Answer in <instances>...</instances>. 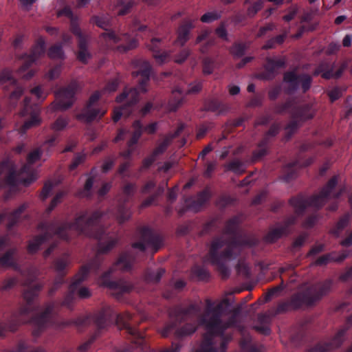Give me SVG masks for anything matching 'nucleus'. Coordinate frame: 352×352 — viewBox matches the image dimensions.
<instances>
[{
  "label": "nucleus",
  "instance_id": "obj_38",
  "mask_svg": "<svg viewBox=\"0 0 352 352\" xmlns=\"http://www.w3.org/2000/svg\"><path fill=\"white\" fill-rule=\"evenodd\" d=\"M286 234L287 232L285 231V228H283L281 225H280L279 226L270 230L265 235V240L268 243H273Z\"/></svg>",
  "mask_w": 352,
  "mask_h": 352
},
{
  "label": "nucleus",
  "instance_id": "obj_63",
  "mask_svg": "<svg viewBox=\"0 0 352 352\" xmlns=\"http://www.w3.org/2000/svg\"><path fill=\"white\" fill-rule=\"evenodd\" d=\"M233 199L231 197L227 195H223L219 197L217 201V205L221 208H224L226 206L232 204Z\"/></svg>",
  "mask_w": 352,
  "mask_h": 352
},
{
  "label": "nucleus",
  "instance_id": "obj_51",
  "mask_svg": "<svg viewBox=\"0 0 352 352\" xmlns=\"http://www.w3.org/2000/svg\"><path fill=\"white\" fill-rule=\"evenodd\" d=\"M164 192L163 187H158L157 190L151 196L147 197L144 201L142 203V207L146 208L150 206L157 200V197L162 195Z\"/></svg>",
  "mask_w": 352,
  "mask_h": 352
},
{
  "label": "nucleus",
  "instance_id": "obj_35",
  "mask_svg": "<svg viewBox=\"0 0 352 352\" xmlns=\"http://www.w3.org/2000/svg\"><path fill=\"white\" fill-rule=\"evenodd\" d=\"M285 65L286 61L285 58L274 59L272 58H267L264 69L272 74H276V69L285 67Z\"/></svg>",
  "mask_w": 352,
  "mask_h": 352
},
{
  "label": "nucleus",
  "instance_id": "obj_39",
  "mask_svg": "<svg viewBox=\"0 0 352 352\" xmlns=\"http://www.w3.org/2000/svg\"><path fill=\"white\" fill-rule=\"evenodd\" d=\"M78 52L77 54L78 59L82 63H87L88 59L91 58V54L87 50V39L78 41Z\"/></svg>",
  "mask_w": 352,
  "mask_h": 352
},
{
  "label": "nucleus",
  "instance_id": "obj_37",
  "mask_svg": "<svg viewBox=\"0 0 352 352\" xmlns=\"http://www.w3.org/2000/svg\"><path fill=\"white\" fill-rule=\"evenodd\" d=\"M133 127L134 129V131L132 133L131 138L127 142L128 147H133L135 145L142 136L143 132V126L140 120L134 121L133 123Z\"/></svg>",
  "mask_w": 352,
  "mask_h": 352
},
{
  "label": "nucleus",
  "instance_id": "obj_33",
  "mask_svg": "<svg viewBox=\"0 0 352 352\" xmlns=\"http://www.w3.org/2000/svg\"><path fill=\"white\" fill-rule=\"evenodd\" d=\"M347 256L348 254L346 252L338 254L335 252H332L320 256L316 260V263L318 265H324L331 261L340 263L343 261Z\"/></svg>",
  "mask_w": 352,
  "mask_h": 352
},
{
  "label": "nucleus",
  "instance_id": "obj_10",
  "mask_svg": "<svg viewBox=\"0 0 352 352\" xmlns=\"http://www.w3.org/2000/svg\"><path fill=\"white\" fill-rule=\"evenodd\" d=\"M43 285L36 283L28 286L23 292V296L25 304L21 307L19 311L12 315L8 323H0V336H3L7 331H15L18 326L27 322L25 317L38 309L34 305V300L38 297Z\"/></svg>",
  "mask_w": 352,
  "mask_h": 352
},
{
  "label": "nucleus",
  "instance_id": "obj_62",
  "mask_svg": "<svg viewBox=\"0 0 352 352\" xmlns=\"http://www.w3.org/2000/svg\"><path fill=\"white\" fill-rule=\"evenodd\" d=\"M342 95V91L341 88L336 87L328 92V96L329 97L330 101L334 102L338 100Z\"/></svg>",
  "mask_w": 352,
  "mask_h": 352
},
{
  "label": "nucleus",
  "instance_id": "obj_57",
  "mask_svg": "<svg viewBox=\"0 0 352 352\" xmlns=\"http://www.w3.org/2000/svg\"><path fill=\"white\" fill-rule=\"evenodd\" d=\"M284 285H283V280H282V282L280 284L270 288L267 293L266 294L265 296V301L268 302L270 301L272 298L278 294H279L280 292H282L284 289Z\"/></svg>",
  "mask_w": 352,
  "mask_h": 352
},
{
  "label": "nucleus",
  "instance_id": "obj_9",
  "mask_svg": "<svg viewBox=\"0 0 352 352\" xmlns=\"http://www.w3.org/2000/svg\"><path fill=\"white\" fill-rule=\"evenodd\" d=\"M274 112L278 114H290L292 120L285 126L287 140L292 136L302 122L312 119L315 114L311 104H299L295 98H289L285 102L276 104Z\"/></svg>",
  "mask_w": 352,
  "mask_h": 352
},
{
  "label": "nucleus",
  "instance_id": "obj_3",
  "mask_svg": "<svg viewBox=\"0 0 352 352\" xmlns=\"http://www.w3.org/2000/svg\"><path fill=\"white\" fill-rule=\"evenodd\" d=\"M241 219L239 216L229 219L225 225L223 233L231 236L228 239L223 236L213 239L207 254L208 261L215 267L222 278L226 279L230 275V270L226 265L228 261L236 259L239 256L240 249L243 246L254 247L258 243L255 237H238Z\"/></svg>",
  "mask_w": 352,
  "mask_h": 352
},
{
  "label": "nucleus",
  "instance_id": "obj_44",
  "mask_svg": "<svg viewBox=\"0 0 352 352\" xmlns=\"http://www.w3.org/2000/svg\"><path fill=\"white\" fill-rule=\"evenodd\" d=\"M248 47V45L246 43H234L230 49V52L237 58L242 57L246 50Z\"/></svg>",
  "mask_w": 352,
  "mask_h": 352
},
{
  "label": "nucleus",
  "instance_id": "obj_34",
  "mask_svg": "<svg viewBox=\"0 0 352 352\" xmlns=\"http://www.w3.org/2000/svg\"><path fill=\"white\" fill-rule=\"evenodd\" d=\"M166 270L164 268H158L157 270L147 269L144 273V280L147 283H157L164 275Z\"/></svg>",
  "mask_w": 352,
  "mask_h": 352
},
{
  "label": "nucleus",
  "instance_id": "obj_46",
  "mask_svg": "<svg viewBox=\"0 0 352 352\" xmlns=\"http://www.w3.org/2000/svg\"><path fill=\"white\" fill-rule=\"evenodd\" d=\"M226 167L227 170L237 175H241L245 172L243 164L238 160L231 161L226 164Z\"/></svg>",
  "mask_w": 352,
  "mask_h": 352
},
{
  "label": "nucleus",
  "instance_id": "obj_52",
  "mask_svg": "<svg viewBox=\"0 0 352 352\" xmlns=\"http://www.w3.org/2000/svg\"><path fill=\"white\" fill-rule=\"evenodd\" d=\"M69 123V118L64 117H58L52 125V129L54 131H60L63 130Z\"/></svg>",
  "mask_w": 352,
  "mask_h": 352
},
{
  "label": "nucleus",
  "instance_id": "obj_50",
  "mask_svg": "<svg viewBox=\"0 0 352 352\" xmlns=\"http://www.w3.org/2000/svg\"><path fill=\"white\" fill-rule=\"evenodd\" d=\"M318 69L321 70V77L325 80L332 78V65L328 63L322 62L318 65Z\"/></svg>",
  "mask_w": 352,
  "mask_h": 352
},
{
  "label": "nucleus",
  "instance_id": "obj_32",
  "mask_svg": "<svg viewBox=\"0 0 352 352\" xmlns=\"http://www.w3.org/2000/svg\"><path fill=\"white\" fill-rule=\"evenodd\" d=\"M16 248H9L3 254L0 256V266L4 267H16L17 264L15 261V256L17 254Z\"/></svg>",
  "mask_w": 352,
  "mask_h": 352
},
{
  "label": "nucleus",
  "instance_id": "obj_24",
  "mask_svg": "<svg viewBox=\"0 0 352 352\" xmlns=\"http://www.w3.org/2000/svg\"><path fill=\"white\" fill-rule=\"evenodd\" d=\"M314 162L313 157H309L307 160L302 161L298 158L294 162H289L286 164L283 169V179L286 182L294 179L296 176V169L298 168L307 167L311 165Z\"/></svg>",
  "mask_w": 352,
  "mask_h": 352
},
{
  "label": "nucleus",
  "instance_id": "obj_48",
  "mask_svg": "<svg viewBox=\"0 0 352 352\" xmlns=\"http://www.w3.org/2000/svg\"><path fill=\"white\" fill-rule=\"evenodd\" d=\"M47 55L51 58L62 59L64 57L63 46L60 43L52 45L47 52Z\"/></svg>",
  "mask_w": 352,
  "mask_h": 352
},
{
  "label": "nucleus",
  "instance_id": "obj_28",
  "mask_svg": "<svg viewBox=\"0 0 352 352\" xmlns=\"http://www.w3.org/2000/svg\"><path fill=\"white\" fill-rule=\"evenodd\" d=\"M148 47L151 51L153 52V56L156 60V61L162 64L164 63L168 57V54L166 52H162V40L160 38H152L150 43L148 45Z\"/></svg>",
  "mask_w": 352,
  "mask_h": 352
},
{
  "label": "nucleus",
  "instance_id": "obj_7",
  "mask_svg": "<svg viewBox=\"0 0 352 352\" xmlns=\"http://www.w3.org/2000/svg\"><path fill=\"white\" fill-rule=\"evenodd\" d=\"M118 239L113 234H107L106 239L98 242V251L95 256L87 264L81 267L69 286L68 292L64 297L62 305L72 309L76 299V294L79 285L86 279L91 271L97 273L101 267L104 258L102 254L109 252L118 243Z\"/></svg>",
  "mask_w": 352,
  "mask_h": 352
},
{
  "label": "nucleus",
  "instance_id": "obj_27",
  "mask_svg": "<svg viewBox=\"0 0 352 352\" xmlns=\"http://www.w3.org/2000/svg\"><path fill=\"white\" fill-rule=\"evenodd\" d=\"M195 28V25L192 20H186L183 21L179 26L177 34V37L176 43L183 46L190 38L191 30Z\"/></svg>",
  "mask_w": 352,
  "mask_h": 352
},
{
  "label": "nucleus",
  "instance_id": "obj_8",
  "mask_svg": "<svg viewBox=\"0 0 352 352\" xmlns=\"http://www.w3.org/2000/svg\"><path fill=\"white\" fill-rule=\"evenodd\" d=\"M91 21L106 31L100 34V40L107 49L125 53L137 47L138 41L128 33H117L109 29L110 23L107 16H94Z\"/></svg>",
  "mask_w": 352,
  "mask_h": 352
},
{
  "label": "nucleus",
  "instance_id": "obj_59",
  "mask_svg": "<svg viewBox=\"0 0 352 352\" xmlns=\"http://www.w3.org/2000/svg\"><path fill=\"white\" fill-rule=\"evenodd\" d=\"M202 67L204 74H210L214 70V61L209 57H206L202 61Z\"/></svg>",
  "mask_w": 352,
  "mask_h": 352
},
{
  "label": "nucleus",
  "instance_id": "obj_61",
  "mask_svg": "<svg viewBox=\"0 0 352 352\" xmlns=\"http://www.w3.org/2000/svg\"><path fill=\"white\" fill-rule=\"evenodd\" d=\"M201 89L202 82L201 81H195L189 85L188 89L186 91L185 95L197 94L201 90Z\"/></svg>",
  "mask_w": 352,
  "mask_h": 352
},
{
  "label": "nucleus",
  "instance_id": "obj_64",
  "mask_svg": "<svg viewBox=\"0 0 352 352\" xmlns=\"http://www.w3.org/2000/svg\"><path fill=\"white\" fill-rule=\"evenodd\" d=\"M53 187H54V184H52L50 182H46L44 184L42 191L41 192V195H40L41 199L43 200L46 199L49 197Z\"/></svg>",
  "mask_w": 352,
  "mask_h": 352
},
{
  "label": "nucleus",
  "instance_id": "obj_22",
  "mask_svg": "<svg viewBox=\"0 0 352 352\" xmlns=\"http://www.w3.org/2000/svg\"><path fill=\"white\" fill-rule=\"evenodd\" d=\"M41 155L42 151L40 148H36L28 154L27 164H24L21 168L22 173H28V177L23 179V183L25 186L30 185L36 179V173L31 170V166L40 160Z\"/></svg>",
  "mask_w": 352,
  "mask_h": 352
},
{
  "label": "nucleus",
  "instance_id": "obj_17",
  "mask_svg": "<svg viewBox=\"0 0 352 352\" xmlns=\"http://www.w3.org/2000/svg\"><path fill=\"white\" fill-rule=\"evenodd\" d=\"M55 305L54 302L48 303L43 311L31 318L30 322L34 326L32 334L38 337L41 332L48 326L53 324V312Z\"/></svg>",
  "mask_w": 352,
  "mask_h": 352
},
{
  "label": "nucleus",
  "instance_id": "obj_21",
  "mask_svg": "<svg viewBox=\"0 0 352 352\" xmlns=\"http://www.w3.org/2000/svg\"><path fill=\"white\" fill-rule=\"evenodd\" d=\"M68 256L65 255L54 261V267L57 272V276L54 280L53 285L49 289L48 295L50 296H53L55 292L60 287V286L65 283L64 278L66 274L65 270L68 265Z\"/></svg>",
  "mask_w": 352,
  "mask_h": 352
},
{
  "label": "nucleus",
  "instance_id": "obj_16",
  "mask_svg": "<svg viewBox=\"0 0 352 352\" xmlns=\"http://www.w3.org/2000/svg\"><path fill=\"white\" fill-rule=\"evenodd\" d=\"M79 88L76 81H72L67 87L60 89L56 92L57 101L52 105L54 111L66 110L70 108L74 102L76 91Z\"/></svg>",
  "mask_w": 352,
  "mask_h": 352
},
{
  "label": "nucleus",
  "instance_id": "obj_36",
  "mask_svg": "<svg viewBox=\"0 0 352 352\" xmlns=\"http://www.w3.org/2000/svg\"><path fill=\"white\" fill-rule=\"evenodd\" d=\"M271 144L267 142L263 143V140L257 144V148L252 152V160L256 162L261 160L269 153Z\"/></svg>",
  "mask_w": 352,
  "mask_h": 352
},
{
  "label": "nucleus",
  "instance_id": "obj_56",
  "mask_svg": "<svg viewBox=\"0 0 352 352\" xmlns=\"http://www.w3.org/2000/svg\"><path fill=\"white\" fill-rule=\"evenodd\" d=\"M221 16V14L217 12H208L201 16L200 20L203 23H210L219 19Z\"/></svg>",
  "mask_w": 352,
  "mask_h": 352
},
{
  "label": "nucleus",
  "instance_id": "obj_6",
  "mask_svg": "<svg viewBox=\"0 0 352 352\" xmlns=\"http://www.w3.org/2000/svg\"><path fill=\"white\" fill-rule=\"evenodd\" d=\"M332 284L331 280L327 279L294 293L289 299L278 302L276 307H272V316L314 306L329 292Z\"/></svg>",
  "mask_w": 352,
  "mask_h": 352
},
{
  "label": "nucleus",
  "instance_id": "obj_41",
  "mask_svg": "<svg viewBox=\"0 0 352 352\" xmlns=\"http://www.w3.org/2000/svg\"><path fill=\"white\" fill-rule=\"evenodd\" d=\"M242 352H262L260 346L252 344L249 338H244L240 342Z\"/></svg>",
  "mask_w": 352,
  "mask_h": 352
},
{
  "label": "nucleus",
  "instance_id": "obj_5",
  "mask_svg": "<svg viewBox=\"0 0 352 352\" xmlns=\"http://www.w3.org/2000/svg\"><path fill=\"white\" fill-rule=\"evenodd\" d=\"M134 63L138 69L133 72L132 75L133 77L140 76L139 83L136 87L129 89L126 88L116 97L117 102L125 103L113 110L112 119L114 122H117L122 116L129 117L139 100L140 93H145L147 91L146 85L150 80L151 66L148 62L142 60H137Z\"/></svg>",
  "mask_w": 352,
  "mask_h": 352
},
{
  "label": "nucleus",
  "instance_id": "obj_45",
  "mask_svg": "<svg viewBox=\"0 0 352 352\" xmlns=\"http://www.w3.org/2000/svg\"><path fill=\"white\" fill-rule=\"evenodd\" d=\"M94 182V177H89L85 182L83 189L78 192L79 196L82 197L91 198L92 196L91 189Z\"/></svg>",
  "mask_w": 352,
  "mask_h": 352
},
{
  "label": "nucleus",
  "instance_id": "obj_60",
  "mask_svg": "<svg viewBox=\"0 0 352 352\" xmlns=\"http://www.w3.org/2000/svg\"><path fill=\"white\" fill-rule=\"evenodd\" d=\"M118 5L120 6V8L118 12V15L124 16L130 12L133 6V2L132 1H127L126 2H124L122 0H120Z\"/></svg>",
  "mask_w": 352,
  "mask_h": 352
},
{
  "label": "nucleus",
  "instance_id": "obj_23",
  "mask_svg": "<svg viewBox=\"0 0 352 352\" xmlns=\"http://www.w3.org/2000/svg\"><path fill=\"white\" fill-rule=\"evenodd\" d=\"M16 186V170L9 162L0 163V188Z\"/></svg>",
  "mask_w": 352,
  "mask_h": 352
},
{
  "label": "nucleus",
  "instance_id": "obj_1",
  "mask_svg": "<svg viewBox=\"0 0 352 352\" xmlns=\"http://www.w3.org/2000/svg\"><path fill=\"white\" fill-rule=\"evenodd\" d=\"M206 309L201 314V307L198 304L192 303L186 307H177L171 311V315L175 318L176 322L182 323L187 320H193L192 322H187L175 331V336L182 338L185 336L193 334L198 327H204L206 333L203 335V352H217V346L215 338L220 340L219 351L226 352L228 343L232 340V335L226 334V331L237 324V311L223 320L222 316L224 307L230 306V301L225 298L216 305L214 302L207 299L206 300Z\"/></svg>",
  "mask_w": 352,
  "mask_h": 352
},
{
  "label": "nucleus",
  "instance_id": "obj_43",
  "mask_svg": "<svg viewBox=\"0 0 352 352\" xmlns=\"http://www.w3.org/2000/svg\"><path fill=\"white\" fill-rule=\"evenodd\" d=\"M286 34H282L275 37L271 38L266 41L262 48L263 50L274 49L276 45L283 44L286 38Z\"/></svg>",
  "mask_w": 352,
  "mask_h": 352
},
{
  "label": "nucleus",
  "instance_id": "obj_54",
  "mask_svg": "<svg viewBox=\"0 0 352 352\" xmlns=\"http://www.w3.org/2000/svg\"><path fill=\"white\" fill-rule=\"evenodd\" d=\"M70 30L78 38V41L86 40L87 36L83 34L78 23L74 19H71Z\"/></svg>",
  "mask_w": 352,
  "mask_h": 352
},
{
  "label": "nucleus",
  "instance_id": "obj_14",
  "mask_svg": "<svg viewBox=\"0 0 352 352\" xmlns=\"http://www.w3.org/2000/svg\"><path fill=\"white\" fill-rule=\"evenodd\" d=\"M283 82L287 84L285 91L287 94H294L300 87L303 94L311 88L313 78L305 73L298 74L295 71H288L283 74Z\"/></svg>",
  "mask_w": 352,
  "mask_h": 352
},
{
  "label": "nucleus",
  "instance_id": "obj_49",
  "mask_svg": "<svg viewBox=\"0 0 352 352\" xmlns=\"http://www.w3.org/2000/svg\"><path fill=\"white\" fill-rule=\"evenodd\" d=\"M265 1V0H257L251 4L247 9L248 17H254L263 8Z\"/></svg>",
  "mask_w": 352,
  "mask_h": 352
},
{
  "label": "nucleus",
  "instance_id": "obj_12",
  "mask_svg": "<svg viewBox=\"0 0 352 352\" xmlns=\"http://www.w3.org/2000/svg\"><path fill=\"white\" fill-rule=\"evenodd\" d=\"M337 184L338 176L335 175L329 180L318 195L309 197L299 195L292 197L289 199V204L294 208L298 216L302 215L309 206L320 209L330 199Z\"/></svg>",
  "mask_w": 352,
  "mask_h": 352
},
{
  "label": "nucleus",
  "instance_id": "obj_15",
  "mask_svg": "<svg viewBox=\"0 0 352 352\" xmlns=\"http://www.w3.org/2000/svg\"><path fill=\"white\" fill-rule=\"evenodd\" d=\"M352 326V314L346 320L345 324L328 342H320L309 349L308 352H329L340 347L344 339L346 331Z\"/></svg>",
  "mask_w": 352,
  "mask_h": 352
},
{
  "label": "nucleus",
  "instance_id": "obj_30",
  "mask_svg": "<svg viewBox=\"0 0 352 352\" xmlns=\"http://www.w3.org/2000/svg\"><path fill=\"white\" fill-rule=\"evenodd\" d=\"M204 110L217 115H223L228 111V107L217 99H210L204 102Z\"/></svg>",
  "mask_w": 352,
  "mask_h": 352
},
{
  "label": "nucleus",
  "instance_id": "obj_11",
  "mask_svg": "<svg viewBox=\"0 0 352 352\" xmlns=\"http://www.w3.org/2000/svg\"><path fill=\"white\" fill-rule=\"evenodd\" d=\"M134 261L135 256L133 250L121 254L113 266L108 271L103 273L100 277V285L116 292L118 295H122L123 294L130 292L132 290L133 287L129 283L122 279L112 280L110 278L111 274L117 269H120L124 272L129 271L132 267Z\"/></svg>",
  "mask_w": 352,
  "mask_h": 352
},
{
  "label": "nucleus",
  "instance_id": "obj_55",
  "mask_svg": "<svg viewBox=\"0 0 352 352\" xmlns=\"http://www.w3.org/2000/svg\"><path fill=\"white\" fill-rule=\"evenodd\" d=\"M192 274L201 280H207L210 276L209 272L201 266H195L192 269Z\"/></svg>",
  "mask_w": 352,
  "mask_h": 352
},
{
  "label": "nucleus",
  "instance_id": "obj_19",
  "mask_svg": "<svg viewBox=\"0 0 352 352\" xmlns=\"http://www.w3.org/2000/svg\"><path fill=\"white\" fill-rule=\"evenodd\" d=\"M30 114V118L25 121L24 124L18 129L19 133L23 135L26 131L32 127L36 126L41 124L39 118V109L36 105L31 104V100L29 97H25L23 100V108L21 111V116H25Z\"/></svg>",
  "mask_w": 352,
  "mask_h": 352
},
{
  "label": "nucleus",
  "instance_id": "obj_25",
  "mask_svg": "<svg viewBox=\"0 0 352 352\" xmlns=\"http://www.w3.org/2000/svg\"><path fill=\"white\" fill-rule=\"evenodd\" d=\"M212 197V193L209 187L205 188L203 190L199 192L196 197H190L186 199L187 206L195 211H198L208 202Z\"/></svg>",
  "mask_w": 352,
  "mask_h": 352
},
{
  "label": "nucleus",
  "instance_id": "obj_31",
  "mask_svg": "<svg viewBox=\"0 0 352 352\" xmlns=\"http://www.w3.org/2000/svg\"><path fill=\"white\" fill-rule=\"evenodd\" d=\"M184 91L180 87H175L172 92V98L168 102V109L170 111H176L183 104Z\"/></svg>",
  "mask_w": 352,
  "mask_h": 352
},
{
  "label": "nucleus",
  "instance_id": "obj_13",
  "mask_svg": "<svg viewBox=\"0 0 352 352\" xmlns=\"http://www.w3.org/2000/svg\"><path fill=\"white\" fill-rule=\"evenodd\" d=\"M139 234L140 240L132 244L133 249H138L144 252L148 246L154 252H157L163 245L162 235L148 226L141 228Z\"/></svg>",
  "mask_w": 352,
  "mask_h": 352
},
{
  "label": "nucleus",
  "instance_id": "obj_4",
  "mask_svg": "<svg viewBox=\"0 0 352 352\" xmlns=\"http://www.w3.org/2000/svg\"><path fill=\"white\" fill-rule=\"evenodd\" d=\"M90 319L97 327V330L93 336L85 342L80 344L78 350L80 352H86L96 339L99 336L100 330L105 329L109 324L115 322L120 329H124L127 333L135 338H142L140 333L133 327L129 322L132 319L131 314L116 313L110 307H104L97 312L89 316ZM88 318L78 321V324L85 325Z\"/></svg>",
  "mask_w": 352,
  "mask_h": 352
},
{
  "label": "nucleus",
  "instance_id": "obj_26",
  "mask_svg": "<svg viewBox=\"0 0 352 352\" xmlns=\"http://www.w3.org/2000/svg\"><path fill=\"white\" fill-rule=\"evenodd\" d=\"M0 81L1 83L8 82L14 87V90L10 94V100H14V105H15L16 100L23 95V88L17 85L16 80L13 77L12 72L8 69H5L0 73Z\"/></svg>",
  "mask_w": 352,
  "mask_h": 352
},
{
  "label": "nucleus",
  "instance_id": "obj_18",
  "mask_svg": "<svg viewBox=\"0 0 352 352\" xmlns=\"http://www.w3.org/2000/svg\"><path fill=\"white\" fill-rule=\"evenodd\" d=\"M100 98V94L99 91H95L92 94L82 112L76 116L77 119L87 123H90L98 117L99 118H102L106 113V111L101 108L95 107Z\"/></svg>",
  "mask_w": 352,
  "mask_h": 352
},
{
  "label": "nucleus",
  "instance_id": "obj_2",
  "mask_svg": "<svg viewBox=\"0 0 352 352\" xmlns=\"http://www.w3.org/2000/svg\"><path fill=\"white\" fill-rule=\"evenodd\" d=\"M109 213L120 223L127 221L131 216L129 207L122 203L119 204L116 212L109 210L104 213L100 210H96L88 217V212L84 211L72 222L60 223L58 220L43 221L38 225V230L42 233L28 241V253L34 254L43 244L55 236L60 239L69 241L68 232L70 230H74L80 234L94 238L98 240V242L102 241L106 239L107 234H111L107 229L101 224L102 221L109 215Z\"/></svg>",
  "mask_w": 352,
  "mask_h": 352
},
{
  "label": "nucleus",
  "instance_id": "obj_58",
  "mask_svg": "<svg viewBox=\"0 0 352 352\" xmlns=\"http://www.w3.org/2000/svg\"><path fill=\"white\" fill-rule=\"evenodd\" d=\"M64 192H58L55 197L52 199L50 202V206L47 208L45 210V213L49 215L52 211L55 208V207L61 201L62 198L64 197Z\"/></svg>",
  "mask_w": 352,
  "mask_h": 352
},
{
  "label": "nucleus",
  "instance_id": "obj_20",
  "mask_svg": "<svg viewBox=\"0 0 352 352\" xmlns=\"http://www.w3.org/2000/svg\"><path fill=\"white\" fill-rule=\"evenodd\" d=\"M45 52V42L43 38H39L32 48L30 54H25L23 63L19 70L20 74L27 71L39 57L44 55Z\"/></svg>",
  "mask_w": 352,
  "mask_h": 352
},
{
  "label": "nucleus",
  "instance_id": "obj_42",
  "mask_svg": "<svg viewBox=\"0 0 352 352\" xmlns=\"http://www.w3.org/2000/svg\"><path fill=\"white\" fill-rule=\"evenodd\" d=\"M280 130V126L278 124H273L263 135L262 138L263 143L267 142L270 144H272L273 138L279 133Z\"/></svg>",
  "mask_w": 352,
  "mask_h": 352
},
{
  "label": "nucleus",
  "instance_id": "obj_47",
  "mask_svg": "<svg viewBox=\"0 0 352 352\" xmlns=\"http://www.w3.org/2000/svg\"><path fill=\"white\" fill-rule=\"evenodd\" d=\"M185 124L180 123L174 133H169L164 136L162 143L165 144L168 147L172 143L173 140L177 138L181 133L184 131Z\"/></svg>",
  "mask_w": 352,
  "mask_h": 352
},
{
  "label": "nucleus",
  "instance_id": "obj_53",
  "mask_svg": "<svg viewBox=\"0 0 352 352\" xmlns=\"http://www.w3.org/2000/svg\"><path fill=\"white\" fill-rule=\"evenodd\" d=\"M136 185L135 184H133V183H127L126 184L123 188H122V192L124 195V202L125 201H128L129 199H131L135 190H136Z\"/></svg>",
  "mask_w": 352,
  "mask_h": 352
},
{
  "label": "nucleus",
  "instance_id": "obj_40",
  "mask_svg": "<svg viewBox=\"0 0 352 352\" xmlns=\"http://www.w3.org/2000/svg\"><path fill=\"white\" fill-rule=\"evenodd\" d=\"M350 219L351 215L349 213L343 215L331 229V232L333 235L338 236L342 230L349 226Z\"/></svg>",
  "mask_w": 352,
  "mask_h": 352
},
{
  "label": "nucleus",
  "instance_id": "obj_29",
  "mask_svg": "<svg viewBox=\"0 0 352 352\" xmlns=\"http://www.w3.org/2000/svg\"><path fill=\"white\" fill-rule=\"evenodd\" d=\"M275 316H272V309L264 314H259L257 316L258 324L255 326L254 329L263 335H269L270 333V329L268 325L271 322L272 319Z\"/></svg>",
  "mask_w": 352,
  "mask_h": 352
}]
</instances>
